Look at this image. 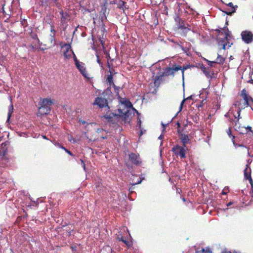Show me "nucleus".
Masks as SVG:
<instances>
[{
    "label": "nucleus",
    "mask_w": 253,
    "mask_h": 253,
    "mask_svg": "<svg viewBox=\"0 0 253 253\" xmlns=\"http://www.w3.org/2000/svg\"><path fill=\"white\" fill-rule=\"evenodd\" d=\"M99 42H100V43L102 44L103 46H104V42L103 40V38L99 37Z\"/></svg>",
    "instance_id": "59"
},
{
    "label": "nucleus",
    "mask_w": 253,
    "mask_h": 253,
    "mask_svg": "<svg viewBox=\"0 0 253 253\" xmlns=\"http://www.w3.org/2000/svg\"><path fill=\"white\" fill-rule=\"evenodd\" d=\"M238 8V6L237 5H235L234 8L232 9L231 10H228L227 12H226V14L228 15L232 16L233 14L236 12L237 8Z\"/></svg>",
    "instance_id": "26"
},
{
    "label": "nucleus",
    "mask_w": 253,
    "mask_h": 253,
    "mask_svg": "<svg viewBox=\"0 0 253 253\" xmlns=\"http://www.w3.org/2000/svg\"><path fill=\"white\" fill-rule=\"evenodd\" d=\"M241 104L240 102L239 101H236L234 103L233 106H234L235 107L238 108V109H239V107H240V105Z\"/></svg>",
    "instance_id": "48"
},
{
    "label": "nucleus",
    "mask_w": 253,
    "mask_h": 253,
    "mask_svg": "<svg viewBox=\"0 0 253 253\" xmlns=\"http://www.w3.org/2000/svg\"><path fill=\"white\" fill-rule=\"evenodd\" d=\"M245 127L240 126L239 121L237 120L235 122V125L234 126V129L236 131L239 132L240 134H244L247 133V131L245 132Z\"/></svg>",
    "instance_id": "14"
},
{
    "label": "nucleus",
    "mask_w": 253,
    "mask_h": 253,
    "mask_svg": "<svg viewBox=\"0 0 253 253\" xmlns=\"http://www.w3.org/2000/svg\"><path fill=\"white\" fill-rule=\"evenodd\" d=\"M218 44L222 45L221 48H220L218 50V52L221 53V51L222 49L224 50L226 49V46L227 45L228 42H226V41H225V39H220V38H219L218 39Z\"/></svg>",
    "instance_id": "16"
},
{
    "label": "nucleus",
    "mask_w": 253,
    "mask_h": 253,
    "mask_svg": "<svg viewBox=\"0 0 253 253\" xmlns=\"http://www.w3.org/2000/svg\"><path fill=\"white\" fill-rule=\"evenodd\" d=\"M60 14L61 15V22H64L66 19V17L68 16V14H67L66 15H65L64 12L62 11L60 12Z\"/></svg>",
    "instance_id": "31"
},
{
    "label": "nucleus",
    "mask_w": 253,
    "mask_h": 253,
    "mask_svg": "<svg viewBox=\"0 0 253 253\" xmlns=\"http://www.w3.org/2000/svg\"><path fill=\"white\" fill-rule=\"evenodd\" d=\"M203 73L208 79H211L215 77V74L213 72L210 71L209 69H207Z\"/></svg>",
    "instance_id": "17"
},
{
    "label": "nucleus",
    "mask_w": 253,
    "mask_h": 253,
    "mask_svg": "<svg viewBox=\"0 0 253 253\" xmlns=\"http://www.w3.org/2000/svg\"><path fill=\"white\" fill-rule=\"evenodd\" d=\"M129 117V111H126L125 112H124V113L122 115V118L124 119L125 121H126L127 119Z\"/></svg>",
    "instance_id": "32"
},
{
    "label": "nucleus",
    "mask_w": 253,
    "mask_h": 253,
    "mask_svg": "<svg viewBox=\"0 0 253 253\" xmlns=\"http://www.w3.org/2000/svg\"><path fill=\"white\" fill-rule=\"evenodd\" d=\"M181 69V66L176 65V64H174L172 67H167L164 69L163 72L162 73L163 77H168L169 76H174V72L178 71L180 70Z\"/></svg>",
    "instance_id": "4"
},
{
    "label": "nucleus",
    "mask_w": 253,
    "mask_h": 253,
    "mask_svg": "<svg viewBox=\"0 0 253 253\" xmlns=\"http://www.w3.org/2000/svg\"><path fill=\"white\" fill-rule=\"evenodd\" d=\"M247 169H248V168L247 167L244 169V177H245V178L246 179H248L249 178V176H251V169H249L250 171L249 172H247Z\"/></svg>",
    "instance_id": "27"
},
{
    "label": "nucleus",
    "mask_w": 253,
    "mask_h": 253,
    "mask_svg": "<svg viewBox=\"0 0 253 253\" xmlns=\"http://www.w3.org/2000/svg\"><path fill=\"white\" fill-rule=\"evenodd\" d=\"M67 154H68L69 155L71 156H73L74 155L72 153V152L70 151H69V150H68L67 149H65V150H64Z\"/></svg>",
    "instance_id": "51"
},
{
    "label": "nucleus",
    "mask_w": 253,
    "mask_h": 253,
    "mask_svg": "<svg viewBox=\"0 0 253 253\" xmlns=\"http://www.w3.org/2000/svg\"><path fill=\"white\" fill-rule=\"evenodd\" d=\"M250 194L253 197V186H251V190L250 192Z\"/></svg>",
    "instance_id": "62"
},
{
    "label": "nucleus",
    "mask_w": 253,
    "mask_h": 253,
    "mask_svg": "<svg viewBox=\"0 0 253 253\" xmlns=\"http://www.w3.org/2000/svg\"><path fill=\"white\" fill-rule=\"evenodd\" d=\"M228 189V187H225L224 189L222 190V192H221V194H223V195H226L227 194V192H225V190H226V189Z\"/></svg>",
    "instance_id": "61"
},
{
    "label": "nucleus",
    "mask_w": 253,
    "mask_h": 253,
    "mask_svg": "<svg viewBox=\"0 0 253 253\" xmlns=\"http://www.w3.org/2000/svg\"><path fill=\"white\" fill-rule=\"evenodd\" d=\"M32 39L34 40H37L38 41V43L42 44V43L40 42V41L39 39H38V35L37 34H34L32 36Z\"/></svg>",
    "instance_id": "44"
},
{
    "label": "nucleus",
    "mask_w": 253,
    "mask_h": 253,
    "mask_svg": "<svg viewBox=\"0 0 253 253\" xmlns=\"http://www.w3.org/2000/svg\"><path fill=\"white\" fill-rule=\"evenodd\" d=\"M186 147H185L176 145L172 147L171 151L176 156H179L181 158H185L186 157Z\"/></svg>",
    "instance_id": "3"
},
{
    "label": "nucleus",
    "mask_w": 253,
    "mask_h": 253,
    "mask_svg": "<svg viewBox=\"0 0 253 253\" xmlns=\"http://www.w3.org/2000/svg\"><path fill=\"white\" fill-rule=\"evenodd\" d=\"M122 104L124 105L127 108H132L133 106L131 102L128 99H125L122 102Z\"/></svg>",
    "instance_id": "22"
},
{
    "label": "nucleus",
    "mask_w": 253,
    "mask_h": 253,
    "mask_svg": "<svg viewBox=\"0 0 253 253\" xmlns=\"http://www.w3.org/2000/svg\"><path fill=\"white\" fill-rule=\"evenodd\" d=\"M227 133L228 135V136L232 138V140H234L235 138V136L232 135L231 133V129L229 128L228 130L227 131Z\"/></svg>",
    "instance_id": "40"
},
{
    "label": "nucleus",
    "mask_w": 253,
    "mask_h": 253,
    "mask_svg": "<svg viewBox=\"0 0 253 253\" xmlns=\"http://www.w3.org/2000/svg\"><path fill=\"white\" fill-rule=\"evenodd\" d=\"M224 30L225 37L223 39H225V41L228 42V38L231 37L230 31L227 26L224 27Z\"/></svg>",
    "instance_id": "18"
},
{
    "label": "nucleus",
    "mask_w": 253,
    "mask_h": 253,
    "mask_svg": "<svg viewBox=\"0 0 253 253\" xmlns=\"http://www.w3.org/2000/svg\"><path fill=\"white\" fill-rule=\"evenodd\" d=\"M210 67H213L214 64H216L215 61H210L207 59H205Z\"/></svg>",
    "instance_id": "39"
},
{
    "label": "nucleus",
    "mask_w": 253,
    "mask_h": 253,
    "mask_svg": "<svg viewBox=\"0 0 253 253\" xmlns=\"http://www.w3.org/2000/svg\"><path fill=\"white\" fill-rule=\"evenodd\" d=\"M50 32L53 33V35H55V33H56V31L54 30V29L53 28V26H51Z\"/></svg>",
    "instance_id": "58"
},
{
    "label": "nucleus",
    "mask_w": 253,
    "mask_h": 253,
    "mask_svg": "<svg viewBox=\"0 0 253 253\" xmlns=\"http://www.w3.org/2000/svg\"><path fill=\"white\" fill-rule=\"evenodd\" d=\"M249 94L247 93V91L245 89H243L242 91H241V96L244 98V97L246 98V96L247 95H248Z\"/></svg>",
    "instance_id": "37"
},
{
    "label": "nucleus",
    "mask_w": 253,
    "mask_h": 253,
    "mask_svg": "<svg viewBox=\"0 0 253 253\" xmlns=\"http://www.w3.org/2000/svg\"><path fill=\"white\" fill-rule=\"evenodd\" d=\"M196 253H212V251L209 247L203 248L201 251H196Z\"/></svg>",
    "instance_id": "24"
},
{
    "label": "nucleus",
    "mask_w": 253,
    "mask_h": 253,
    "mask_svg": "<svg viewBox=\"0 0 253 253\" xmlns=\"http://www.w3.org/2000/svg\"><path fill=\"white\" fill-rule=\"evenodd\" d=\"M182 107H183V106H181V105H180L179 111L177 112L176 115L173 117V119L175 118L176 117V116L178 114V113L182 110Z\"/></svg>",
    "instance_id": "54"
},
{
    "label": "nucleus",
    "mask_w": 253,
    "mask_h": 253,
    "mask_svg": "<svg viewBox=\"0 0 253 253\" xmlns=\"http://www.w3.org/2000/svg\"><path fill=\"white\" fill-rule=\"evenodd\" d=\"M61 47L62 49L65 48V50H64L63 51L64 57L67 59L70 58L71 57V55L68 54V53L70 50L71 52L72 50H73L71 48V43H64V44L61 45Z\"/></svg>",
    "instance_id": "8"
},
{
    "label": "nucleus",
    "mask_w": 253,
    "mask_h": 253,
    "mask_svg": "<svg viewBox=\"0 0 253 253\" xmlns=\"http://www.w3.org/2000/svg\"><path fill=\"white\" fill-rule=\"evenodd\" d=\"M114 88V90H115V92L116 94V95L118 96V97L119 98H121L120 95H119V90H120V87L116 86L115 84H113V85H112Z\"/></svg>",
    "instance_id": "29"
},
{
    "label": "nucleus",
    "mask_w": 253,
    "mask_h": 253,
    "mask_svg": "<svg viewBox=\"0 0 253 253\" xmlns=\"http://www.w3.org/2000/svg\"><path fill=\"white\" fill-rule=\"evenodd\" d=\"M67 137H68V140L70 142H72L73 143H76L77 142V141L76 140V139L75 138H73V137L72 136V135L68 134L67 135Z\"/></svg>",
    "instance_id": "30"
},
{
    "label": "nucleus",
    "mask_w": 253,
    "mask_h": 253,
    "mask_svg": "<svg viewBox=\"0 0 253 253\" xmlns=\"http://www.w3.org/2000/svg\"><path fill=\"white\" fill-rule=\"evenodd\" d=\"M8 144V142H5L1 144L0 148V156L3 157L5 155L7 152V145Z\"/></svg>",
    "instance_id": "13"
},
{
    "label": "nucleus",
    "mask_w": 253,
    "mask_h": 253,
    "mask_svg": "<svg viewBox=\"0 0 253 253\" xmlns=\"http://www.w3.org/2000/svg\"><path fill=\"white\" fill-rule=\"evenodd\" d=\"M226 5H227L228 6H229L230 7L232 8V9L234 8V7H235V5H233V3L230 2H229L228 3L226 4Z\"/></svg>",
    "instance_id": "53"
},
{
    "label": "nucleus",
    "mask_w": 253,
    "mask_h": 253,
    "mask_svg": "<svg viewBox=\"0 0 253 253\" xmlns=\"http://www.w3.org/2000/svg\"><path fill=\"white\" fill-rule=\"evenodd\" d=\"M190 67L191 66L190 65H186L185 66H183L182 67H181V69L180 70L182 71V79L183 81L184 79V71L190 68Z\"/></svg>",
    "instance_id": "25"
},
{
    "label": "nucleus",
    "mask_w": 253,
    "mask_h": 253,
    "mask_svg": "<svg viewBox=\"0 0 253 253\" xmlns=\"http://www.w3.org/2000/svg\"><path fill=\"white\" fill-rule=\"evenodd\" d=\"M117 111L118 112V113H117V118L119 119L122 118V115L124 113L123 110L121 109H118Z\"/></svg>",
    "instance_id": "33"
},
{
    "label": "nucleus",
    "mask_w": 253,
    "mask_h": 253,
    "mask_svg": "<svg viewBox=\"0 0 253 253\" xmlns=\"http://www.w3.org/2000/svg\"><path fill=\"white\" fill-rule=\"evenodd\" d=\"M13 106L12 104H11V105L9 106V108H8V112L7 118V120H6L7 122H8L9 121V120L11 117V114L13 113Z\"/></svg>",
    "instance_id": "20"
},
{
    "label": "nucleus",
    "mask_w": 253,
    "mask_h": 253,
    "mask_svg": "<svg viewBox=\"0 0 253 253\" xmlns=\"http://www.w3.org/2000/svg\"><path fill=\"white\" fill-rule=\"evenodd\" d=\"M201 69L202 70V71L203 72H204V71H205L207 69L206 68V67L205 66H204V65H202L201 67Z\"/></svg>",
    "instance_id": "60"
},
{
    "label": "nucleus",
    "mask_w": 253,
    "mask_h": 253,
    "mask_svg": "<svg viewBox=\"0 0 253 253\" xmlns=\"http://www.w3.org/2000/svg\"><path fill=\"white\" fill-rule=\"evenodd\" d=\"M71 249H72V251L74 252L73 253H75V251H76V246H71Z\"/></svg>",
    "instance_id": "64"
},
{
    "label": "nucleus",
    "mask_w": 253,
    "mask_h": 253,
    "mask_svg": "<svg viewBox=\"0 0 253 253\" xmlns=\"http://www.w3.org/2000/svg\"><path fill=\"white\" fill-rule=\"evenodd\" d=\"M250 96L249 95H248L246 96V98L244 97L243 98L245 102V105H246L247 106L250 105V102H249Z\"/></svg>",
    "instance_id": "35"
},
{
    "label": "nucleus",
    "mask_w": 253,
    "mask_h": 253,
    "mask_svg": "<svg viewBox=\"0 0 253 253\" xmlns=\"http://www.w3.org/2000/svg\"><path fill=\"white\" fill-rule=\"evenodd\" d=\"M106 110V114L103 116L102 118L107 120L108 122L113 124H116V122L113 120V118H117V113L112 112L111 110L110 112H108L107 109Z\"/></svg>",
    "instance_id": "7"
},
{
    "label": "nucleus",
    "mask_w": 253,
    "mask_h": 253,
    "mask_svg": "<svg viewBox=\"0 0 253 253\" xmlns=\"http://www.w3.org/2000/svg\"><path fill=\"white\" fill-rule=\"evenodd\" d=\"M96 56H97V63L99 65H102V63H101V61H100V59L99 58V56L98 55H97Z\"/></svg>",
    "instance_id": "63"
},
{
    "label": "nucleus",
    "mask_w": 253,
    "mask_h": 253,
    "mask_svg": "<svg viewBox=\"0 0 253 253\" xmlns=\"http://www.w3.org/2000/svg\"><path fill=\"white\" fill-rule=\"evenodd\" d=\"M242 40L246 43H250L253 41V34L248 31H244L241 34Z\"/></svg>",
    "instance_id": "5"
},
{
    "label": "nucleus",
    "mask_w": 253,
    "mask_h": 253,
    "mask_svg": "<svg viewBox=\"0 0 253 253\" xmlns=\"http://www.w3.org/2000/svg\"><path fill=\"white\" fill-rule=\"evenodd\" d=\"M114 3L117 4V7L119 9L123 10L124 13L126 15L125 13V10L128 8V6H126V2L122 0H119L116 1Z\"/></svg>",
    "instance_id": "11"
},
{
    "label": "nucleus",
    "mask_w": 253,
    "mask_h": 253,
    "mask_svg": "<svg viewBox=\"0 0 253 253\" xmlns=\"http://www.w3.org/2000/svg\"><path fill=\"white\" fill-rule=\"evenodd\" d=\"M54 145H55V146L58 147L59 148H60L62 149H63L64 150H65V149H66V148L63 145H61V144H60L58 142L55 143Z\"/></svg>",
    "instance_id": "42"
},
{
    "label": "nucleus",
    "mask_w": 253,
    "mask_h": 253,
    "mask_svg": "<svg viewBox=\"0 0 253 253\" xmlns=\"http://www.w3.org/2000/svg\"><path fill=\"white\" fill-rule=\"evenodd\" d=\"M195 96L194 95H190V96H188V97L187 98H186V100H189V99H190V100H194V97Z\"/></svg>",
    "instance_id": "56"
},
{
    "label": "nucleus",
    "mask_w": 253,
    "mask_h": 253,
    "mask_svg": "<svg viewBox=\"0 0 253 253\" xmlns=\"http://www.w3.org/2000/svg\"><path fill=\"white\" fill-rule=\"evenodd\" d=\"M180 139L182 144V146L186 147V145L190 143V139L187 134H181L179 137Z\"/></svg>",
    "instance_id": "12"
},
{
    "label": "nucleus",
    "mask_w": 253,
    "mask_h": 253,
    "mask_svg": "<svg viewBox=\"0 0 253 253\" xmlns=\"http://www.w3.org/2000/svg\"><path fill=\"white\" fill-rule=\"evenodd\" d=\"M249 178L248 180H249V182L251 184V186H253V180L251 176H249Z\"/></svg>",
    "instance_id": "50"
},
{
    "label": "nucleus",
    "mask_w": 253,
    "mask_h": 253,
    "mask_svg": "<svg viewBox=\"0 0 253 253\" xmlns=\"http://www.w3.org/2000/svg\"><path fill=\"white\" fill-rule=\"evenodd\" d=\"M72 54L73 55V59H74L75 65L80 63V62L77 59V57L73 50H72Z\"/></svg>",
    "instance_id": "38"
},
{
    "label": "nucleus",
    "mask_w": 253,
    "mask_h": 253,
    "mask_svg": "<svg viewBox=\"0 0 253 253\" xmlns=\"http://www.w3.org/2000/svg\"><path fill=\"white\" fill-rule=\"evenodd\" d=\"M173 119L172 118L170 121H169L168 123L167 124H164L163 122H161V125L163 126V129L162 130V133L164 132L166 130V126L172 121Z\"/></svg>",
    "instance_id": "34"
},
{
    "label": "nucleus",
    "mask_w": 253,
    "mask_h": 253,
    "mask_svg": "<svg viewBox=\"0 0 253 253\" xmlns=\"http://www.w3.org/2000/svg\"><path fill=\"white\" fill-rule=\"evenodd\" d=\"M163 77H163L162 73H161V74L160 75H159L158 76H156L155 77V79H154V83L155 84H156L157 83V82H158L160 80H162Z\"/></svg>",
    "instance_id": "28"
},
{
    "label": "nucleus",
    "mask_w": 253,
    "mask_h": 253,
    "mask_svg": "<svg viewBox=\"0 0 253 253\" xmlns=\"http://www.w3.org/2000/svg\"><path fill=\"white\" fill-rule=\"evenodd\" d=\"M141 126V121L139 117H138L137 119V126L136 127H138L139 128H140Z\"/></svg>",
    "instance_id": "41"
},
{
    "label": "nucleus",
    "mask_w": 253,
    "mask_h": 253,
    "mask_svg": "<svg viewBox=\"0 0 253 253\" xmlns=\"http://www.w3.org/2000/svg\"><path fill=\"white\" fill-rule=\"evenodd\" d=\"M245 108V107H239V109L237 110V114H238V120L239 121V119H240V114H241V110L242 109H243Z\"/></svg>",
    "instance_id": "43"
},
{
    "label": "nucleus",
    "mask_w": 253,
    "mask_h": 253,
    "mask_svg": "<svg viewBox=\"0 0 253 253\" xmlns=\"http://www.w3.org/2000/svg\"><path fill=\"white\" fill-rule=\"evenodd\" d=\"M124 243H125L126 246L127 247V248L129 249L132 246V242H129L126 241V240H125L123 242Z\"/></svg>",
    "instance_id": "36"
},
{
    "label": "nucleus",
    "mask_w": 253,
    "mask_h": 253,
    "mask_svg": "<svg viewBox=\"0 0 253 253\" xmlns=\"http://www.w3.org/2000/svg\"><path fill=\"white\" fill-rule=\"evenodd\" d=\"M54 103L53 100L49 98H44L40 102L39 108V113L41 115L49 114L51 110L50 106Z\"/></svg>",
    "instance_id": "1"
},
{
    "label": "nucleus",
    "mask_w": 253,
    "mask_h": 253,
    "mask_svg": "<svg viewBox=\"0 0 253 253\" xmlns=\"http://www.w3.org/2000/svg\"><path fill=\"white\" fill-rule=\"evenodd\" d=\"M179 29L181 30V35L183 37H186L188 32L191 30L190 28L186 27L185 25L182 24L179 25Z\"/></svg>",
    "instance_id": "15"
},
{
    "label": "nucleus",
    "mask_w": 253,
    "mask_h": 253,
    "mask_svg": "<svg viewBox=\"0 0 253 253\" xmlns=\"http://www.w3.org/2000/svg\"><path fill=\"white\" fill-rule=\"evenodd\" d=\"M128 157L131 162L136 166H138L141 163V161L138 154L131 152L128 155Z\"/></svg>",
    "instance_id": "6"
},
{
    "label": "nucleus",
    "mask_w": 253,
    "mask_h": 253,
    "mask_svg": "<svg viewBox=\"0 0 253 253\" xmlns=\"http://www.w3.org/2000/svg\"><path fill=\"white\" fill-rule=\"evenodd\" d=\"M244 129H245V132H246V131H247V133L249 131L251 132L253 130L252 127L249 126H248L247 127H245Z\"/></svg>",
    "instance_id": "45"
},
{
    "label": "nucleus",
    "mask_w": 253,
    "mask_h": 253,
    "mask_svg": "<svg viewBox=\"0 0 253 253\" xmlns=\"http://www.w3.org/2000/svg\"><path fill=\"white\" fill-rule=\"evenodd\" d=\"M102 96L104 98H106V99L109 101H112L113 100L114 97L112 95L111 86L108 87L105 90H104L102 93Z\"/></svg>",
    "instance_id": "9"
},
{
    "label": "nucleus",
    "mask_w": 253,
    "mask_h": 253,
    "mask_svg": "<svg viewBox=\"0 0 253 253\" xmlns=\"http://www.w3.org/2000/svg\"><path fill=\"white\" fill-rule=\"evenodd\" d=\"M180 47H181V49L182 50V51L185 53H186L187 51L188 50V48H185V47H183L182 46H180Z\"/></svg>",
    "instance_id": "57"
},
{
    "label": "nucleus",
    "mask_w": 253,
    "mask_h": 253,
    "mask_svg": "<svg viewBox=\"0 0 253 253\" xmlns=\"http://www.w3.org/2000/svg\"><path fill=\"white\" fill-rule=\"evenodd\" d=\"M77 68L79 70L82 75L85 78H87V73L84 67V64L83 62H80L75 65Z\"/></svg>",
    "instance_id": "10"
},
{
    "label": "nucleus",
    "mask_w": 253,
    "mask_h": 253,
    "mask_svg": "<svg viewBox=\"0 0 253 253\" xmlns=\"http://www.w3.org/2000/svg\"><path fill=\"white\" fill-rule=\"evenodd\" d=\"M106 81L109 84V86H111L112 85H113V84H114L113 82V77L112 74H110V75H108L106 79Z\"/></svg>",
    "instance_id": "23"
},
{
    "label": "nucleus",
    "mask_w": 253,
    "mask_h": 253,
    "mask_svg": "<svg viewBox=\"0 0 253 253\" xmlns=\"http://www.w3.org/2000/svg\"><path fill=\"white\" fill-rule=\"evenodd\" d=\"M222 253H241L239 252L234 251L233 253L230 251H222Z\"/></svg>",
    "instance_id": "55"
},
{
    "label": "nucleus",
    "mask_w": 253,
    "mask_h": 253,
    "mask_svg": "<svg viewBox=\"0 0 253 253\" xmlns=\"http://www.w3.org/2000/svg\"><path fill=\"white\" fill-rule=\"evenodd\" d=\"M118 240L119 241H122V242L123 241H124L125 239L123 238V237L122 235H118Z\"/></svg>",
    "instance_id": "52"
},
{
    "label": "nucleus",
    "mask_w": 253,
    "mask_h": 253,
    "mask_svg": "<svg viewBox=\"0 0 253 253\" xmlns=\"http://www.w3.org/2000/svg\"><path fill=\"white\" fill-rule=\"evenodd\" d=\"M108 101L106 98L101 96L100 97H97L93 103V105L98 106L100 108L106 107L108 112L110 111V107L108 105Z\"/></svg>",
    "instance_id": "2"
},
{
    "label": "nucleus",
    "mask_w": 253,
    "mask_h": 253,
    "mask_svg": "<svg viewBox=\"0 0 253 253\" xmlns=\"http://www.w3.org/2000/svg\"><path fill=\"white\" fill-rule=\"evenodd\" d=\"M143 179H144V177H142V178L139 177V179H138V181L137 182H136L134 183V184H137L141 183Z\"/></svg>",
    "instance_id": "49"
},
{
    "label": "nucleus",
    "mask_w": 253,
    "mask_h": 253,
    "mask_svg": "<svg viewBox=\"0 0 253 253\" xmlns=\"http://www.w3.org/2000/svg\"><path fill=\"white\" fill-rule=\"evenodd\" d=\"M239 147H245L246 148H247L248 149V155L249 156L251 157H253V156L250 155V153H249V148L247 147L246 146H245L243 144H239Z\"/></svg>",
    "instance_id": "47"
},
{
    "label": "nucleus",
    "mask_w": 253,
    "mask_h": 253,
    "mask_svg": "<svg viewBox=\"0 0 253 253\" xmlns=\"http://www.w3.org/2000/svg\"><path fill=\"white\" fill-rule=\"evenodd\" d=\"M219 53H220L218 52V56L215 61V62L216 64H223L225 61V58L221 56V55H220Z\"/></svg>",
    "instance_id": "19"
},
{
    "label": "nucleus",
    "mask_w": 253,
    "mask_h": 253,
    "mask_svg": "<svg viewBox=\"0 0 253 253\" xmlns=\"http://www.w3.org/2000/svg\"><path fill=\"white\" fill-rule=\"evenodd\" d=\"M183 130L181 129L180 127L177 128V134L179 137L181 136V134H183L182 133Z\"/></svg>",
    "instance_id": "46"
},
{
    "label": "nucleus",
    "mask_w": 253,
    "mask_h": 253,
    "mask_svg": "<svg viewBox=\"0 0 253 253\" xmlns=\"http://www.w3.org/2000/svg\"><path fill=\"white\" fill-rule=\"evenodd\" d=\"M175 21L176 22L177 27L179 29V26L180 24L184 25V21L178 15H177L174 18Z\"/></svg>",
    "instance_id": "21"
}]
</instances>
